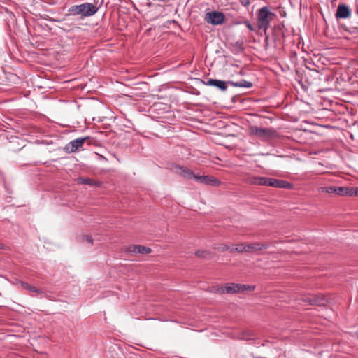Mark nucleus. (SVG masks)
<instances>
[{
	"instance_id": "1",
	"label": "nucleus",
	"mask_w": 358,
	"mask_h": 358,
	"mask_svg": "<svg viewBox=\"0 0 358 358\" xmlns=\"http://www.w3.org/2000/svg\"><path fill=\"white\" fill-rule=\"evenodd\" d=\"M99 10L95 4L83 3L79 5H73L68 8V15L80 16L81 18L91 17L95 15Z\"/></svg>"
},
{
	"instance_id": "2",
	"label": "nucleus",
	"mask_w": 358,
	"mask_h": 358,
	"mask_svg": "<svg viewBox=\"0 0 358 358\" xmlns=\"http://www.w3.org/2000/svg\"><path fill=\"white\" fill-rule=\"evenodd\" d=\"M275 17V13L271 12L269 8L264 6L260 8L257 14V27L259 29L266 31L270 26L271 22Z\"/></svg>"
},
{
	"instance_id": "3",
	"label": "nucleus",
	"mask_w": 358,
	"mask_h": 358,
	"mask_svg": "<svg viewBox=\"0 0 358 358\" xmlns=\"http://www.w3.org/2000/svg\"><path fill=\"white\" fill-rule=\"evenodd\" d=\"M225 19L224 15L218 11H211L206 13L204 17V20L213 25H220L222 24Z\"/></svg>"
},
{
	"instance_id": "4",
	"label": "nucleus",
	"mask_w": 358,
	"mask_h": 358,
	"mask_svg": "<svg viewBox=\"0 0 358 358\" xmlns=\"http://www.w3.org/2000/svg\"><path fill=\"white\" fill-rule=\"evenodd\" d=\"M90 139V136L78 138L69 142L65 147L67 152H74L81 148L83 143Z\"/></svg>"
},
{
	"instance_id": "5",
	"label": "nucleus",
	"mask_w": 358,
	"mask_h": 358,
	"mask_svg": "<svg viewBox=\"0 0 358 358\" xmlns=\"http://www.w3.org/2000/svg\"><path fill=\"white\" fill-rule=\"evenodd\" d=\"M214 292L216 293H239L238 284L236 283H227L224 286L214 287Z\"/></svg>"
},
{
	"instance_id": "6",
	"label": "nucleus",
	"mask_w": 358,
	"mask_h": 358,
	"mask_svg": "<svg viewBox=\"0 0 358 358\" xmlns=\"http://www.w3.org/2000/svg\"><path fill=\"white\" fill-rule=\"evenodd\" d=\"M196 181L199 182V183L204 184L206 185L210 186H219L220 185V181L217 179L216 178L206 175V176H199L197 175L196 178Z\"/></svg>"
},
{
	"instance_id": "7",
	"label": "nucleus",
	"mask_w": 358,
	"mask_h": 358,
	"mask_svg": "<svg viewBox=\"0 0 358 358\" xmlns=\"http://www.w3.org/2000/svg\"><path fill=\"white\" fill-rule=\"evenodd\" d=\"M301 301L308 305L323 306L325 303V299L313 295L303 296L300 298Z\"/></svg>"
},
{
	"instance_id": "8",
	"label": "nucleus",
	"mask_w": 358,
	"mask_h": 358,
	"mask_svg": "<svg viewBox=\"0 0 358 358\" xmlns=\"http://www.w3.org/2000/svg\"><path fill=\"white\" fill-rule=\"evenodd\" d=\"M351 15L350 7L345 4H339L337 7L335 17L336 19H347Z\"/></svg>"
},
{
	"instance_id": "9",
	"label": "nucleus",
	"mask_w": 358,
	"mask_h": 358,
	"mask_svg": "<svg viewBox=\"0 0 358 358\" xmlns=\"http://www.w3.org/2000/svg\"><path fill=\"white\" fill-rule=\"evenodd\" d=\"M268 186L277 188H283L287 189H291L293 187V185L286 180L273 178H270Z\"/></svg>"
},
{
	"instance_id": "10",
	"label": "nucleus",
	"mask_w": 358,
	"mask_h": 358,
	"mask_svg": "<svg viewBox=\"0 0 358 358\" xmlns=\"http://www.w3.org/2000/svg\"><path fill=\"white\" fill-rule=\"evenodd\" d=\"M176 172L178 175L180 176H182L183 178L188 179V180H195L197 174L194 173L193 171H192L189 168L185 166H176Z\"/></svg>"
},
{
	"instance_id": "11",
	"label": "nucleus",
	"mask_w": 358,
	"mask_h": 358,
	"mask_svg": "<svg viewBox=\"0 0 358 358\" xmlns=\"http://www.w3.org/2000/svg\"><path fill=\"white\" fill-rule=\"evenodd\" d=\"M206 85L214 86L222 92H225L227 89L228 81L210 78L204 83Z\"/></svg>"
},
{
	"instance_id": "12",
	"label": "nucleus",
	"mask_w": 358,
	"mask_h": 358,
	"mask_svg": "<svg viewBox=\"0 0 358 358\" xmlns=\"http://www.w3.org/2000/svg\"><path fill=\"white\" fill-rule=\"evenodd\" d=\"M269 243H251L246 245V252L268 249Z\"/></svg>"
},
{
	"instance_id": "13",
	"label": "nucleus",
	"mask_w": 358,
	"mask_h": 358,
	"mask_svg": "<svg viewBox=\"0 0 358 358\" xmlns=\"http://www.w3.org/2000/svg\"><path fill=\"white\" fill-rule=\"evenodd\" d=\"M127 252L131 253L148 254L151 252V249L143 245H135L128 248Z\"/></svg>"
},
{
	"instance_id": "14",
	"label": "nucleus",
	"mask_w": 358,
	"mask_h": 358,
	"mask_svg": "<svg viewBox=\"0 0 358 358\" xmlns=\"http://www.w3.org/2000/svg\"><path fill=\"white\" fill-rule=\"evenodd\" d=\"M320 192H326L329 194L334 193L336 195L341 196L342 194V187L329 186V187H321L318 189Z\"/></svg>"
},
{
	"instance_id": "15",
	"label": "nucleus",
	"mask_w": 358,
	"mask_h": 358,
	"mask_svg": "<svg viewBox=\"0 0 358 358\" xmlns=\"http://www.w3.org/2000/svg\"><path fill=\"white\" fill-rule=\"evenodd\" d=\"M229 85L233 87H245V88H250L252 87V83L250 81L242 79L239 81L234 82L232 80L228 81Z\"/></svg>"
},
{
	"instance_id": "16",
	"label": "nucleus",
	"mask_w": 358,
	"mask_h": 358,
	"mask_svg": "<svg viewBox=\"0 0 358 358\" xmlns=\"http://www.w3.org/2000/svg\"><path fill=\"white\" fill-rule=\"evenodd\" d=\"M20 283L21 286L24 289H26L27 291H28L29 292H34V293H37V294L43 293V291L41 289H38L36 287L31 286V285H29L27 282L20 281Z\"/></svg>"
},
{
	"instance_id": "17",
	"label": "nucleus",
	"mask_w": 358,
	"mask_h": 358,
	"mask_svg": "<svg viewBox=\"0 0 358 358\" xmlns=\"http://www.w3.org/2000/svg\"><path fill=\"white\" fill-rule=\"evenodd\" d=\"M252 133L257 136L263 137L268 134V131L267 129L259 128L257 127H253L251 129Z\"/></svg>"
},
{
	"instance_id": "18",
	"label": "nucleus",
	"mask_w": 358,
	"mask_h": 358,
	"mask_svg": "<svg viewBox=\"0 0 358 358\" xmlns=\"http://www.w3.org/2000/svg\"><path fill=\"white\" fill-rule=\"evenodd\" d=\"M355 188L353 187H342L341 196H355Z\"/></svg>"
},
{
	"instance_id": "19",
	"label": "nucleus",
	"mask_w": 358,
	"mask_h": 358,
	"mask_svg": "<svg viewBox=\"0 0 358 358\" xmlns=\"http://www.w3.org/2000/svg\"><path fill=\"white\" fill-rule=\"evenodd\" d=\"M78 183L83 184V185H89L90 186H95L96 185V183L94 182L92 179L90 178H78Z\"/></svg>"
},
{
	"instance_id": "20",
	"label": "nucleus",
	"mask_w": 358,
	"mask_h": 358,
	"mask_svg": "<svg viewBox=\"0 0 358 358\" xmlns=\"http://www.w3.org/2000/svg\"><path fill=\"white\" fill-rule=\"evenodd\" d=\"M195 255L199 257L208 259L211 257V253L207 250H197L195 252Z\"/></svg>"
},
{
	"instance_id": "21",
	"label": "nucleus",
	"mask_w": 358,
	"mask_h": 358,
	"mask_svg": "<svg viewBox=\"0 0 358 358\" xmlns=\"http://www.w3.org/2000/svg\"><path fill=\"white\" fill-rule=\"evenodd\" d=\"M236 251L238 252H246V245L243 243H240L234 245L232 248H231V252Z\"/></svg>"
},
{
	"instance_id": "22",
	"label": "nucleus",
	"mask_w": 358,
	"mask_h": 358,
	"mask_svg": "<svg viewBox=\"0 0 358 358\" xmlns=\"http://www.w3.org/2000/svg\"><path fill=\"white\" fill-rule=\"evenodd\" d=\"M255 288V287L254 285L238 284V289H240V292H243L245 291H253Z\"/></svg>"
},
{
	"instance_id": "23",
	"label": "nucleus",
	"mask_w": 358,
	"mask_h": 358,
	"mask_svg": "<svg viewBox=\"0 0 358 358\" xmlns=\"http://www.w3.org/2000/svg\"><path fill=\"white\" fill-rule=\"evenodd\" d=\"M270 178L258 177V185L259 186H268Z\"/></svg>"
},
{
	"instance_id": "24",
	"label": "nucleus",
	"mask_w": 358,
	"mask_h": 358,
	"mask_svg": "<svg viewBox=\"0 0 358 358\" xmlns=\"http://www.w3.org/2000/svg\"><path fill=\"white\" fill-rule=\"evenodd\" d=\"M258 177L259 176L249 177L245 180V182L250 185H258Z\"/></svg>"
},
{
	"instance_id": "25",
	"label": "nucleus",
	"mask_w": 358,
	"mask_h": 358,
	"mask_svg": "<svg viewBox=\"0 0 358 358\" xmlns=\"http://www.w3.org/2000/svg\"><path fill=\"white\" fill-rule=\"evenodd\" d=\"M252 338H253V334L250 331L243 332V334H242V336H241V339L246 340V341L251 340V339H252Z\"/></svg>"
},
{
	"instance_id": "26",
	"label": "nucleus",
	"mask_w": 358,
	"mask_h": 358,
	"mask_svg": "<svg viewBox=\"0 0 358 358\" xmlns=\"http://www.w3.org/2000/svg\"><path fill=\"white\" fill-rule=\"evenodd\" d=\"M214 248H217V249L220 250L222 252L228 250L229 249L231 250L230 247L227 245H225V244H220V245H218L217 247H214Z\"/></svg>"
},
{
	"instance_id": "27",
	"label": "nucleus",
	"mask_w": 358,
	"mask_h": 358,
	"mask_svg": "<svg viewBox=\"0 0 358 358\" xmlns=\"http://www.w3.org/2000/svg\"><path fill=\"white\" fill-rule=\"evenodd\" d=\"M244 24L246 25L248 29H250V31H253L254 30V28H253L252 25L248 21H245L244 22Z\"/></svg>"
},
{
	"instance_id": "28",
	"label": "nucleus",
	"mask_w": 358,
	"mask_h": 358,
	"mask_svg": "<svg viewBox=\"0 0 358 358\" xmlns=\"http://www.w3.org/2000/svg\"><path fill=\"white\" fill-rule=\"evenodd\" d=\"M85 241L89 243H93V240L92 238V237L89 236H86L85 237Z\"/></svg>"
},
{
	"instance_id": "29",
	"label": "nucleus",
	"mask_w": 358,
	"mask_h": 358,
	"mask_svg": "<svg viewBox=\"0 0 358 358\" xmlns=\"http://www.w3.org/2000/svg\"><path fill=\"white\" fill-rule=\"evenodd\" d=\"M250 3V1L249 0H243V4L245 5V6H247Z\"/></svg>"
},
{
	"instance_id": "30",
	"label": "nucleus",
	"mask_w": 358,
	"mask_h": 358,
	"mask_svg": "<svg viewBox=\"0 0 358 358\" xmlns=\"http://www.w3.org/2000/svg\"><path fill=\"white\" fill-rule=\"evenodd\" d=\"M355 196H358V187L355 188Z\"/></svg>"
},
{
	"instance_id": "31",
	"label": "nucleus",
	"mask_w": 358,
	"mask_h": 358,
	"mask_svg": "<svg viewBox=\"0 0 358 358\" xmlns=\"http://www.w3.org/2000/svg\"><path fill=\"white\" fill-rule=\"evenodd\" d=\"M242 44H243V43H242V42H239V41H238V42L236 43V45H238L239 47H241V46L242 45Z\"/></svg>"
},
{
	"instance_id": "32",
	"label": "nucleus",
	"mask_w": 358,
	"mask_h": 358,
	"mask_svg": "<svg viewBox=\"0 0 358 358\" xmlns=\"http://www.w3.org/2000/svg\"><path fill=\"white\" fill-rule=\"evenodd\" d=\"M3 248V244L0 243V249H2Z\"/></svg>"
},
{
	"instance_id": "33",
	"label": "nucleus",
	"mask_w": 358,
	"mask_h": 358,
	"mask_svg": "<svg viewBox=\"0 0 358 358\" xmlns=\"http://www.w3.org/2000/svg\"><path fill=\"white\" fill-rule=\"evenodd\" d=\"M356 334H357V336L358 337V329H357V331L356 332Z\"/></svg>"
}]
</instances>
